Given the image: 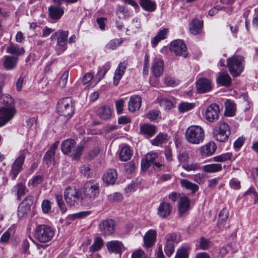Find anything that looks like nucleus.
Returning <instances> with one entry per match:
<instances>
[{"instance_id":"nucleus-58","label":"nucleus","mask_w":258,"mask_h":258,"mask_svg":"<svg viewBox=\"0 0 258 258\" xmlns=\"http://www.w3.org/2000/svg\"><path fill=\"white\" fill-rule=\"evenodd\" d=\"M11 232L12 230L10 228H9L3 234L0 238V243H8L11 237Z\"/></svg>"},{"instance_id":"nucleus-53","label":"nucleus","mask_w":258,"mask_h":258,"mask_svg":"<svg viewBox=\"0 0 258 258\" xmlns=\"http://www.w3.org/2000/svg\"><path fill=\"white\" fill-rule=\"evenodd\" d=\"M2 100L3 104L7 106L6 107H13L11 105L14 102V100L9 94L2 95Z\"/></svg>"},{"instance_id":"nucleus-27","label":"nucleus","mask_w":258,"mask_h":258,"mask_svg":"<svg viewBox=\"0 0 258 258\" xmlns=\"http://www.w3.org/2000/svg\"><path fill=\"white\" fill-rule=\"evenodd\" d=\"M6 52L14 55L19 56L24 54L25 49L18 45L10 43L6 48Z\"/></svg>"},{"instance_id":"nucleus-62","label":"nucleus","mask_w":258,"mask_h":258,"mask_svg":"<svg viewBox=\"0 0 258 258\" xmlns=\"http://www.w3.org/2000/svg\"><path fill=\"white\" fill-rule=\"evenodd\" d=\"M229 185L232 189L238 190L241 187L240 181L236 178H232L229 181Z\"/></svg>"},{"instance_id":"nucleus-45","label":"nucleus","mask_w":258,"mask_h":258,"mask_svg":"<svg viewBox=\"0 0 258 258\" xmlns=\"http://www.w3.org/2000/svg\"><path fill=\"white\" fill-rule=\"evenodd\" d=\"M232 157V154L230 152L222 154L221 155L214 156L213 158V161L217 162H223L230 160Z\"/></svg>"},{"instance_id":"nucleus-30","label":"nucleus","mask_w":258,"mask_h":258,"mask_svg":"<svg viewBox=\"0 0 258 258\" xmlns=\"http://www.w3.org/2000/svg\"><path fill=\"white\" fill-rule=\"evenodd\" d=\"M203 23L198 19H194L190 26V32L194 35H197L202 32Z\"/></svg>"},{"instance_id":"nucleus-31","label":"nucleus","mask_w":258,"mask_h":258,"mask_svg":"<svg viewBox=\"0 0 258 258\" xmlns=\"http://www.w3.org/2000/svg\"><path fill=\"white\" fill-rule=\"evenodd\" d=\"M68 34V31H59V35L57 39V44L58 46L63 48V51L67 49L66 45L67 43Z\"/></svg>"},{"instance_id":"nucleus-49","label":"nucleus","mask_w":258,"mask_h":258,"mask_svg":"<svg viewBox=\"0 0 258 258\" xmlns=\"http://www.w3.org/2000/svg\"><path fill=\"white\" fill-rule=\"evenodd\" d=\"M120 67L122 68L121 66H118L114 72L113 77V84L115 86H117L120 80L124 75L123 72L120 71Z\"/></svg>"},{"instance_id":"nucleus-24","label":"nucleus","mask_w":258,"mask_h":258,"mask_svg":"<svg viewBox=\"0 0 258 258\" xmlns=\"http://www.w3.org/2000/svg\"><path fill=\"white\" fill-rule=\"evenodd\" d=\"M164 71V62L161 60H155L152 67V72L155 77H160Z\"/></svg>"},{"instance_id":"nucleus-42","label":"nucleus","mask_w":258,"mask_h":258,"mask_svg":"<svg viewBox=\"0 0 258 258\" xmlns=\"http://www.w3.org/2000/svg\"><path fill=\"white\" fill-rule=\"evenodd\" d=\"M84 148V147L83 145H78L76 149H73L72 150L69 156L74 160L79 159L82 154Z\"/></svg>"},{"instance_id":"nucleus-21","label":"nucleus","mask_w":258,"mask_h":258,"mask_svg":"<svg viewBox=\"0 0 258 258\" xmlns=\"http://www.w3.org/2000/svg\"><path fill=\"white\" fill-rule=\"evenodd\" d=\"M157 236L155 230L150 229L144 237V244L147 247L152 246L155 243Z\"/></svg>"},{"instance_id":"nucleus-25","label":"nucleus","mask_w":258,"mask_h":258,"mask_svg":"<svg viewBox=\"0 0 258 258\" xmlns=\"http://www.w3.org/2000/svg\"><path fill=\"white\" fill-rule=\"evenodd\" d=\"M217 147L214 142H210L201 147V154L203 156H210L214 154Z\"/></svg>"},{"instance_id":"nucleus-15","label":"nucleus","mask_w":258,"mask_h":258,"mask_svg":"<svg viewBox=\"0 0 258 258\" xmlns=\"http://www.w3.org/2000/svg\"><path fill=\"white\" fill-rule=\"evenodd\" d=\"M197 90L200 93H205L212 90V86L210 80L206 78L199 79L196 82Z\"/></svg>"},{"instance_id":"nucleus-19","label":"nucleus","mask_w":258,"mask_h":258,"mask_svg":"<svg viewBox=\"0 0 258 258\" xmlns=\"http://www.w3.org/2000/svg\"><path fill=\"white\" fill-rule=\"evenodd\" d=\"M142 103V98L139 95L132 96L131 97L128 108L131 112H135L140 109Z\"/></svg>"},{"instance_id":"nucleus-55","label":"nucleus","mask_w":258,"mask_h":258,"mask_svg":"<svg viewBox=\"0 0 258 258\" xmlns=\"http://www.w3.org/2000/svg\"><path fill=\"white\" fill-rule=\"evenodd\" d=\"M137 165L134 161H131L124 164V169L127 173H133L136 169Z\"/></svg>"},{"instance_id":"nucleus-43","label":"nucleus","mask_w":258,"mask_h":258,"mask_svg":"<svg viewBox=\"0 0 258 258\" xmlns=\"http://www.w3.org/2000/svg\"><path fill=\"white\" fill-rule=\"evenodd\" d=\"M196 106L194 103L181 102L178 105V111L180 113H184L192 109Z\"/></svg>"},{"instance_id":"nucleus-4","label":"nucleus","mask_w":258,"mask_h":258,"mask_svg":"<svg viewBox=\"0 0 258 258\" xmlns=\"http://www.w3.org/2000/svg\"><path fill=\"white\" fill-rule=\"evenodd\" d=\"M244 58L241 55H234L227 59V67L231 75L233 77H237L243 71L244 69Z\"/></svg>"},{"instance_id":"nucleus-47","label":"nucleus","mask_w":258,"mask_h":258,"mask_svg":"<svg viewBox=\"0 0 258 258\" xmlns=\"http://www.w3.org/2000/svg\"><path fill=\"white\" fill-rule=\"evenodd\" d=\"M188 247L182 246L177 249L174 258H188Z\"/></svg>"},{"instance_id":"nucleus-18","label":"nucleus","mask_w":258,"mask_h":258,"mask_svg":"<svg viewBox=\"0 0 258 258\" xmlns=\"http://www.w3.org/2000/svg\"><path fill=\"white\" fill-rule=\"evenodd\" d=\"M156 132V127L153 124L148 123L140 124V133L146 138L153 137Z\"/></svg>"},{"instance_id":"nucleus-13","label":"nucleus","mask_w":258,"mask_h":258,"mask_svg":"<svg viewBox=\"0 0 258 258\" xmlns=\"http://www.w3.org/2000/svg\"><path fill=\"white\" fill-rule=\"evenodd\" d=\"M170 50L176 55L186 57L187 55V48L181 40H175L171 42L170 46Z\"/></svg>"},{"instance_id":"nucleus-34","label":"nucleus","mask_w":258,"mask_h":258,"mask_svg":"<svg viewBox=\"0 0 258 258\" xmlns=\"http://www.w3.org/2000/svg\"><path fill=\"white\" fill-rule=\"evenodd\" d=\"M168 29L164 28L161 30L151 41L153 46H156L159 41L166 38Z\"/></svg>"},{"instance_id":"nucleus-51","label":"nucleus","mask_w":258,"mask_h":258,"mask_svg":"<svg viewBox=\"0 0 258 258\" xmlns=\"http://www.w3.org/2000/svg\"><path fill=\"white\" fill-rule=\"evenodd\" d=\"M182 168L187 171H197L200 169V165L198 163H191L183 165Z\"/></svg>"},{"instance_id":"nucleus-35","label":"nucleus","mask_w":258,"mask_h":258,"mask_svg":"<svg viewBox=\"0 0 258 258\" xmlns=\"http://www.w3.org/2000/svg\"><path fill=\"white\" fill-rule=\"evenodd\" d=\"M225 114L227 116H233L235 115L236 105L231 100H227L225 102Z\"/></svg>"},{"instance_id":"nucleus-50","label":"nucleus","mask_w":258,"mask_h":258,"mask_svg":"<svg viewBox=\"0 0 258 258\" xmlns=\"http://www.w3.org/2000/svg\"><path fill=\"white\" fill-rule=\"evenodd\" d=\"M165 85L169 87H175L179 84V81L170 76H167L164 78Z\"/></svg>"},{"instance_id":"nucleus-37","label":"nucleus","mask_w":258,"mask_h":258,"mask_svg":"<svg viewBox=\"0 0 258 258\" xmlns=\"http://www.w3.org/2000/svg\"><path fill=\"white\" fill-rule=\"evenodd\" d=\"M13 190L17 192V199L18 200H20L22 196H23L25 193L28 191L26 186L21 182L18 183L15 185L13 187Z\"/></svg>"},{"instance_id":"nucleus-8","label":"nucleus","mask_w":258,"mask_h":258,"mask_svg":"<svg viewBox=\"0 0 258 258\" xmlns=\"http://www.w3.org/2000/svg\"><path fill=\"white\" fill-rule=\"evenodd\" d=\"M28 153L27 150H23L19 152L18 157L16 159L12 166L11 176L12 180L16 179L19 173L23 169V165Z\"/></svg>"},{"instance_id":"nucleus-5","label":"nucleus","mask_w":258,"mask_h":258,"mask_svg":"<svg viewBox=\"0 0 258 258\" xmlns=\"http://www.w3.org/2000/svg\"><path fill=\"white\" fill-rule=\"evenodd\" d=\"M230 134V127L225 121H219L213 130L214 138L219 142H226Z\"/></svg>"},{"instance_id":"nucleus-39","label":"nucleus","mask_w":258,"mask_h":258,"mask_svg":"<svg viewBox=\"0 0 258 258\" xmlns=\"http://www.w3.org/2000/svg\"><path fill=\"white\" fill-rule=\"evenodd\" d=\"M217 82L222 86H229L231 83V78L228 74L222 73L217 78Z\"/></svg>"},{"instance_id":"nucleus-6","label":"nucleus","mask_w":258,"mask_h":258,"mask_svg":"<svg viewBox=\"0 0 258 258\" xmlns=\"http://www.w3.org/2000/svg\"><path fill=\"white\" fill-rule=\"evenodd\" d=\"M83 195L85 199L93 201L99 195V184L93 180L86 182L83 187Z\"/></svg>"},{"instance_id":"nucleus-28","label":"nucleus","mask_w":258,"mask_h":258,"mask_svg":"<svg viewBox=\"0 0 258 258\" xmlns=\"http://www.w3.org/2000/svg\"><path fill=\"white\" fill-rule=\"evenodd\" d=\"M112 111L110 107L105 105L100 107L98 110L97 114L99 117L103 120H107L110 118Z\"/></svg>"},{"instance_id":"nucleus-48","label":"nucleus","mask_w":258,"mask_h":258,"mask_svg":"<svg viewBox=\"0 0 258 258\" xmlns=\"http://www.w3.org/2000/svg\"><path fill=\"white\" fill-rule=\"evenodd\" d=\"M110 68V64L109 63H105L102 68L98 71L96 77L98 78V82H99L105 75L106 73L108 70Z\"/></svg>"},{"instance_id":"nucleus-40","label":"nucleus","mask_w":258,"mask_h":258,"mask_svg":"<svg viewBox=\"0 0 258 258\" xmlns=\"http://www.w3.org/2000/svg\"><path fill=\"white\" fill-rule=\"evenodd\" d=\"M132 156V153L128 146L123 147L119 153V159L122 161H126L129 160Z\"/></svg>"},{"instance_id":"nucleus-26","label":"nucleus","mask_w":258,"mask_h":258,"mask_svg":"<svg viewBox=\"0 0 258 258\" xmlns=\"http://www.w3.org/2000/svg\"><path fill=\"white\" fill-rule=\"evenodd\" d=\"M76 142L73 139H67L61 144V151L64 154L70 155L72 150L75 148Z\"/></svg>"},{"instance_id":"nucleus-32","label":"nucleus","mask_w":258,"mask_h":258,"mask_svg":"<svg viewBox=\"0 0 258 258\" xmlns=\"http://www.w3.org/2000/svg\"><path fill=\"white\" fill-rule=\"evenodd\" d=\"M202 169L206 173H214L221 171L222 166L221 164L212 163L203 166Z\"/></svg>"},{"instance_id":"nucleus-3","label":"nucleus","mask_w":258,"mask_h":258,"mask_svg":"<svg viewBox=\"0 0 258 258\" xmlns=\"http://www.w3.org/2000/svg\"><path fill=\"white\" fill-rule=\"evenodd\" d=\"M55 233L53 228L47 225H38L35 229L34 237L39 242L45 243L51 240Z\"/></svg>"},{"instance_id":"nucleus-12","label":"nucleus","mask_w":258,"mask_h":258,"mask_svg":"<svg viewBox=\"0 0 258 258\" xmlns=\"http://www.w3.org/2000/svg\"><path fill=\"white\" fill-rule=\"evenodd\" d=\"M66 202L71 206H74L80 199L78 190L75 187H68L64 192Z\"/></svg>"},{"instance_id":"nucleus-59","label":"nucleus","mask_w":258,"mask_h":258,"mask_svg":"<svg viewBox=\"0 0 258 258\" xmlns=\"http://www.w3.org/2000/svg\"><path fill=\"white\" fill-rule=\"evenodd\" d=\"M33 197L31 195H28L24 199L20 204L26 207V208L28 207L30 209L31 206L33 203Z\"/></svg>"},{"instance_id":"nucleus-57","label":"nucleus","mask_w":258,"mask_h":258,"mask_svg":"<svg viewBox=\"0 0 258 258\" xmlns=\"http://www.w3.org/2000/svg\"><path fill=\"white\" fill-rule=\"evenodd\" d=\"M69 77V71H66L62 74L61 77L59 81V86L61 88H63L66 87L68 79Z\"/></svg>"},{"instance_id":"nucleus-16","label":"nucleus","mask_w":258,"mask_h":258,"mask_svg":"<svg viewBox=\"0 0 258 258\" xmlns=\"http://www.w3.org/2000/svg\"><path fill=\"white\" fill-rule=\"evenodd\" d=\"M172 211V206L167 202H161L158 208V215L162 218H166L168 217Z\"/></svg>"},{"instance_id":"nucleus-14","label":"nucleus","mask_w":258,"mask_h":258,"mask_svg":"<svg viewBox=\"0 0 258 258\" xmlns=\"http://www.w3.org/2000/svg\"><path fill=\"white\" fill-rule=\"evenodd\" d=\"M219 113V106L216 104H212L207 107L205 111V118L209 122H213L218 119Z\"/></svg>"},{"instance_id":"nucleus-44","label":"nucleus","mask_w":258,"mask_h":258,"mask_svg":"<svg viewBox=\"0 0 258 258\" xmlns=\"http://www.w3.org/2000/svg\"><path fill=\"white\" fill-rule=\"evenodd\" d=\"M167 135L160 133L158 134L154 139L151 141L152 145L154 146H159L164 143L167 140Z\"/></svg>"},{"instance_id":"nucleus-2","label":"nucleus","mask_w":258,"mask_h":258,"mask_svg":"<svg viewBox=\"0 0 258 258\" xmlns=\"http://www.w3.org/2000/svg\"><path fill=\"white\" fill-rule=\"evenodd\" d=\"M75 104L70 97L63 98L57 102L56 110L58 114L69 119L74 113Z\"/></svg>"},{"instance_id":"nucleus-41","label":"nucleus","mask_w":258,"mask_h":258,"mask_svg":"<svg viewBox=\"0 0 258 258\" xmlns=\"http://www.w3.org/2000/svg\"><path fill=\"white\" fill-rule=\"evenodd\" d=\"M103 244V241L102 238L97 237L95 238L93 244L89 247V250L91 252H94L99 250Z\"/></svg>"},{"instance_id":"nucleus-36","label":"nucleus","mask_w":258,"mask_h":258,"mask_svg":"<svg viewBox=\"0 0 258 258\" xmlns=\"http://www.w3.org/2000/svg\"><path fill=\"white\" fill-rule=\"evenodd\" d=\"M228 211L226 209L223 208L219 214V219L217 225L220 228L224 227L225 223L228 219Z\"/></svg>"},{"instance_id":"nucleus-64","label":"nucleus","mask_w":258,"mask_h":258,"mask_svg":"<svg viewBox=\"0 0 258 258\" xmlns=\"http://www.w3.org/2000/svg\"><path fill=\"white\" fill-rule=\"evenodd\" d=\"M41 208L43 213H48L51 209L50 201L48 200H43L42 203Z\"/></svg>"},{"instance_id":"nucleus-33","label":"nucleus","mask_w":258,"mask_h":258,"mask_svg":"<svg viewBox=\"0 0 258 258\" xmlns=\"http://www.w3.org/2000/svg\"><path fill=\"white\" fill-rule=\"evenodd\" d=\"M180 183L182 187H184L186 189L191 190L192 194H195L199 189V186L197 184L187 179H181Z\"/></svg>"},{"instance_id":"nucleus-7","label":"nucleus","mask_w":258,"mask_h":258,"mask_svg":"<svg viewBox=\"0 0 258 258\" xmlns=\"http://www.w3.org/2000/svg\"><path fill=\"white\" fill-rule=\"evenodd\" d=\"M165 240L164 251L167 256H170L174 252L175 246L180 241V239L176 233L173 232L167 234Z\"/></svg>"},{"instance_id":"nucleus-29","label":"nucleus","mask_w":258,"mask_h":258,"mask_svg":"<svg viewBox=\"0 0 258 258\" xmlns=\"http://www.w3.org/2000/svg\"><path fill=\"white\" fill-rule=\"evenodd\" d=\"M190 206L189 199L186 197L180 198L178 204V210L180 216H182L184 213L187 211Z\"/></svg>"},{"instance_id":"nucleus-22","label":"nucleus","mask_w":258,"mask_h":258,"mask_svg":"<svg viewBox=\"0 0 258 258\" xmlns=\"http://www.w3.org/2000/svg\"><path fill=\"white\" fill-rule=\"evenodd\" d=\"M117 178V173L116 170L112 169L108 170L103 176L104 182L107 184H114Z\"/></svg>"},{"instance_id":"nucleus-54","label":"nucleus","mask_w":258,"mask_h":258,"mask_svg":"<svg viewBox=\"0 0 258 258\" xmlns=\"http://www.w3.org/2000/svg\"><path fill=\"white\" fill-rule=\"evenodd\" d=\"M211 245V242L209 239L205 237H201L199 243V246L201 249L203 250L208 249Z\"/></svg>"},{"instance_id":"nucleus-63","label":"nucleus","mask_w":258,"mask_h":258,"mask_svg":"<svg viewBox=\"0 0 258 258\" xmlns=\"http://www.w3.org/2000/svg\"><path fill=\"white\" fill-rule=\"evenodd\" d=\"M244 138L243 137H240L238 138L236 141L234 142L233 146L236 150H239L241 147L243 146L244 143Z\"/></svg>"},{"instance_id":"nucleus-52","label":"nucleus","mask_w":258,"mask_h":258,"mask_svg":"<svg viewBox=\"0 0 258 258\" xmlns=\"http://www.w3.org/2000/svg\"><path fill=\"white\" fill-rule=\"evenodd\" d=\"M43 177L42 175H37L29 180L28 184L32 186H36L43 181Z\"/></svg>"},{"instance_id":"nucleus-9","label":"nucleus","mask_w":258,"mask_h":258,"mask_svg":"<svg viewBox=\"0 0 258 258\" xmlns=\"http://www.w3.org/2000/svg\"><path fill=\"white\" fill-rule=\"evenodd\" d=\"M158 155L156 153H148L145 158L143 159L141 161V167L143 170H147L151 165H153L154 168H160L163 165V163L157 161Z\"/></svg>"},{"instance_id":"nucleus-20","label":"nucleus","mask_w":258,"mask_h":258,"mask_svg":"<svg viewBox=\"0 0 258 258\" xmlns=\"http://www.w3.org/2000/svg\"><path fill=\"white\" fill-rule=\"evenodd\" d=\"M50 17L55 20L59 19L64 14V10L60 6H51L48 9Z\"/></svg>"},{"instance_id":"nucleus-11","label":"nucleus","mask_w":258,"mask_h":258,"mask_svg":"<svg viewBox=\"0 0 258 258\" xmlns=\"http://www.w3.org/2000/svg\"><path fill=\"white\" fill-rule=\"evenodd\" d=\"M16 109L14 107L0 108V127L10 121L16 114Z\"/></svg>"},{"instance_id":"nucleus-60","label":"nucleus","mask_w":258,"mask_h":258,"mask_svg":"<svg viewBox=\"0 0 258 258\" xmlns=\"http://www.w3.org/2000/svg\"><path fill=\"white\" fill-rule=\"evenodd\" d=\"M160 105L165 108V109L169 110L172 108L173 106V102L167 98L161 99L160 102Z\"/></svg>"},{"instance_id":"nucleus-61","label":"nucleus","mask_w":258,"mask_h":258,"mask_svg":"<svg viewBox=\"0 0 258 258\" xmlns=\"http://www.w3.org/2000/svg\"><path fill=\"white\" fill-rule=\"evenodd\" d=\"M30 209V208L28 207L26 208V207L20 204L18 208V216L19 217H23L29 212Z\"/></svg>"},{"instance_id":"nucleus-46","label":"nucleus","mask_w":258,"mask_h":258,"mask_svg":"<svg viewBox=\"0 0 258 258\" xmlns=\"http://www.w3.org/2000/svg\"><path fill=\"white\" fill-rule=\"evenodd\" d=\"M122 39L111 40L105 46L107 50H114L122 43Z\"/></svg>"},{"instance_id":"nucleus-38","label":"nucleus","mask_w":258,"mask_h":258,"mask_svg":"<svg viewBox=\"0 0 258 258\" xmlns=\"http://www.w3.org/2000/svg\"><path fill=\"white\" fill-rule=\"evenodd\" d=\"M140 4L144 10L148 12H153L156 8L155 3L151 0H140Z\"/></svg>"},{"instance_id":"nucleus-56","label":"nucleus","mask_w":258,"mask_h":258,"mask_svg":"<svg viewBox=\"0 0 258 258\" xmlns=\"http://www.w3.org/2000/svg\"><path fill=\"white\" fill-rule=\"evenodd\" d=\"M140 28H141V24L138 18H134L133 19L132 23L128 26V28L132 32H135Z\"/></svg>"},{"instance_id":"nucleus-10","label":"nucleus","mask_w":258,"mask_h":258,"mask_svg":"<svg viewBox=\"0 0 258 258\" xmlns=\"http://www.w3.org/2000/svg\"><path fill=\"white\" fill-rule=\"evenodd\" d=\"M115 225V222L113 220L105 219L100 222L98 228L103 236H108L114 233Z\"/></svg>"},{"instance_id":"nucleus-23","label":"nucleus","mask_w":258,"mask_h":258,"mask_svg":"<svg viewBox=\"0 0 258 258\" xmlns=\"http://www.w3.org/2000/svg\"><path fill=\"white\" fill-rule=\"evenodd\" d=\"M18 58L13 56H5L3 66L7 70H13L17 65Z\"/></svg>"},{"instance_id":"nucleus-1","label":"nucleus","mask_w":258,"mask_h":258,"mask_svg":"<svg viewBox=\"0 0 258 258\" xmlns=\"http://www.w3.org/2000/svg\"><path fill=\"white\" fill-rule=\"evenodd\" d=\"M205 137L204 130L200 125H190L185 131V138L190 144L199 145L204 142Z\"/></svg>"},{"instance_id":"nucleus-17","label":"nucleus","mask_w":258,"mask_h":258,"mask_svg":"<svg viewBox=\"0 0 258 258\" xmlns=\"http://www.w3.org/2000/svg\"><path fill=\"white\" fill-rule=\"evenodd\" d=\"M106 246L110 252L121 254L124 249L122 243L118 240H112L107 243Z\"/></svg>"}]
</instances>
